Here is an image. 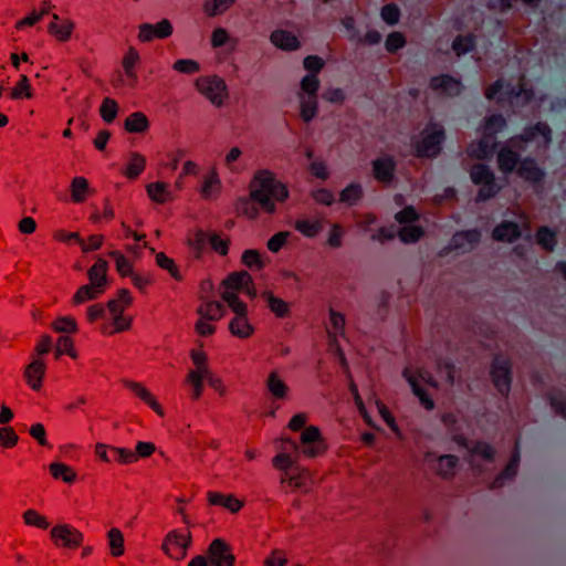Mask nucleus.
Masks as SVG:
<instances>
[{
    "label": "nucleus",
    "mask_w": 566,
    "mask_h": 566,
    "mask_svg": "<svg viewBox=\"0 0 566 566\" xmlns=\"http://www.w3.org/2000/svg\"><path fill=\"white\" fill-rule=\"evenodd\" d=\"M289 197L290 191L286 185L277 180L271 170L262 169L251 179L249 196L238 198L234 207L238 216L255 220L260 212L274 214L276 202L283 203Z\"/></svg>",
    "instance_id": "obj_1"
},
{
    "label": "nucleus",
    "mask_w": 566,
    "mask_h": 566,
    "mask_svg": "<svg viewBox=\"0 0 566 566\" xmlns=\"http://www.w3.org/2000/svg\"><path fill=\"white\" fill-rule=\"evenodd\" d=\"M542 139L537 143L536 151L537 155H546L552 144V128L546 122H537L534 125L525 126L521 134L510 137L506 142V146L517 151L518 154L525 151L527 144L534 140L537 136Z\"/></svg>",
    "instance_id": "obj_2"
},
{
    "label": "nucleus",
    "mask_w": 566,
    "mask_h": 566,
    "mask_svg": "<svg viewBox=\"0 0 566 566\" xmlns=\"http://www.w3.org/2000/svg\"><path fill=\"white\" fill-rule=\"evenodd\" d=\"M283 442L285 449L298 452L308 459L323 455L327 450L321 430L316 426H308L304 429L300 438V444L290 438L283 440Z\"/></svg>",
    "instance_id": "obj_3"
},
{
    "label": "nucleus",
    "mask_w": 566,
    "mask_h": 566,
    "mask_svg": "<svg viewBox=\"0 0 566 566\" xmlns=\"http://www.w3.org/2000/svg\"><path fill=\"white\" fill-rule=\"evenodd\" d=\"M470 178L474 185L481 186L476 193V201H486L500 191L494 172L485 164H473L470 168Z\"/></svg>",
    "instance_id": "obj_4"
},
{
    "label": "nucleus",
    "mask_w": 566,
    "mask_h": 566,
    "mask_svg": "<svg viewBox=\"0 0 566 566\" xmlns=\"http://www.w3.org/2000/svg\"><path fill=\"white\" fill-rule=\"evenodd\" d=\"M512 361L509 357L495 355L490 366V378L494 388L505 398L509 397L512 387Z\"/></svg>",
    "instance_id": "obj_5"
},
{
    "label": "nucleus",
    "mask_w": 566,
    "mask_h": 566,
    "mask_svg": "<svg viewBox=\"0 0 566 566\" xmlns=\"http://www.w3.org/2000/svg\"><path fill=\"white\" fill-rule=\"evenodd\" d=\"M535 99V91L532 86L527 85L524 74H521L518 82L509 88L497 98L501 105H509L512 109H517L527 106Z\"/></svg>",
    "instance_id": "obj_6"
},
{
    "label": "nucleus",
    "mask_w": 566,
    "mask_h": 566,
    "mask_svg": "<svg viewBox=\"0 0 566 566\" xmlns=\"http://www.w3.org/2000/svg\"><path fill=\"white\" fill-rule=\"evenodd\" d=\"M430 132L426 129L421 139L415 144V153L419 158H434L441 153L446 139L444 128L439 124H432Z\"/></svg>",
    "instance_id": "obj_7"
},
{
    "label": "nucleus",
    "mask_w": 566,
    "mask_h": 566,
    "mask_svg": "<svg viewBox=\"0 0 566 566\" xmlns=\"http://www.w3.org/2000/svg\"><path fill=\"white\" fill-rule=\"evenodd\" d=\"M195 84L196 88L213 105H222L224 97L228 96L227 84L218 75L200 76Z\"/></svg>",
    "instance_id": "obj_8"
},
{
    "label": "nucleus",
    "mask_w": 566,
    "mask_h": 566,
    "mask_svg": "<svg viewBox=\"0 0 566 566\" xmlns=\"http://www.w3.org/2000/svg\"><path fill=\"white\" fill-rule=\"evenodd\" d=\"M50 536L53 544L60 548L77 549L84 541V534L71 524L53 526Z\"/></svg>",
    "instance_id": "obj_9"
},
{
    "label": "nucleus",
    "mask_w": 566,
    "mask_h": 566,
    "mask_svg": "<svg viewBox=\"0 0 566 566\" xmlns=\"http://www.w3.org/2000/svg\"><path fill=\"white\" fill-rule=\"evenodd\" d=\"M191 545V533L187 531L181 533L177 530L170 531L161 544L163 552L175 560H182L187 555V549Z\"/></svg>",
    "instance_id": "obj_10"
},
{
    "label": "nucleus",
    "mask_w": 566,
    "mask_h": 566,
    "mask_svg": "<svg viewBox=\"0 0 566 566\" xmlns=\"http://www.w3.org/2000/svg\"><path fill=\"white\" fill-rule=\"evenodd\" d=\"M210 566H235L232 546L223 538H214L206 552Z\"/></svg>",
    "instance_id": "obj_11"
},
{
    "label": "nucleus",
    "mask_w": 566,
    "mask_h": 566,
    "mask_svg": "<svg viewBox=\"0 0 566 566\" xmlns=\"http://www.w3.org/2000/svg\"><path fill=\"white\" fill-rule=\"evenodd\" d=\"M515 174L534 188L542 187L546 177L544 169L541 168L536 159L531 156L522 158Z\"/></svg>",
    "instance_id": "obj_12"
},
{
    "label": "nucleus",
    "mask_w": 566,
    "mask_h": 566,
    "mask_svg": "<svg viewBox=\"0 0 566 566\" xmlns=\"http://www.w3.org/2000/svg\"><path fill=\"white\" fill-rule=\"evenodd\" d=\"M280 483L283 488L286 485L290 492L303 491L306 493L312 484V474L310 470L296 465L294 470L282 473Z\"/></svg>",
    "instance_id": "obj_13"
},
{
    "label": "nucleus",
    "mask_w": 566,
    "mask_h": 566,
    "mask_svg": "<svg viewBox=\"0 0 566 566\" xmlns=\"http://www.w3.org/2000/svg\"><path fill=\"white\" fill-rule=\"evenodd\" d=\"M174 28L168 19H163L155 24L143 23L139 25L138 40L150 42L155 39H167L172 34Z\"/></svg>",
    "instance_id": "obj_14"
},
{
    "label": "nucleus",
    "mask_w": 566,
    "mask_h": 566,
    "mask_svg": "<svg viewBox=\"0 0 566 566\" xmlns=\"http://www.w3.org/2000/svg\"><path fill=\"white\" fill-rule=\"evenodd\" d=\"M491 237L496 242L514 243L522 237V229L514 221L503 220L493 228Z\"/></svg>",
    "instance_id": "obj_15"
},
{
    "label": "nucleus",
    "mask_w": 566,
    "mask_h": 566,
    "mask_svg": "<svg viewBox=\"0 0 566 566\" xmlns=\"http://www.w3.org/2000/svg\"><path fill=\"white\" fill-rule=\"evenodd\" d=\"M520 465V450L517 443L511 453L510 460L504 469L494 478L491 488H502L505 481H512L515 479Z\"/></svg>",
    "instance_id": "obj_16"
},
{
    "label": "nucleus",
    "mask_w": 566,
    "mask_h": 566,
    "mask_svg": "<svg viewBox=\"0 0 566 566\" xmlns=\"http://www.w3.org/2000/svg\"><path fill=\"white\" fill-rule=\"evenodd\" d=\"M125 387L129 389L135 396L142 399L147 406H149L158 416L164 417L165 411L161 405L158 402L156 397L140 382L126 380Z\"/></svg>",
    "instance_id": "obj_17"
},
{
    "label": "nucleus",
    "mask_w": 566,
    "mask_h": 566,
    "mask_svg": "<svg viewBox=\"0 0 566 566\" xmlns=\"http://www.w3.org/2000/svg\"><path fill=\"white\" fill-rule=\"evenodd\" d=\"M396 161L391 156L377 158L373 161L374 178L380 182L389 184L395 178Z\"/></svg>",
    "instance_id": "obj_18"
},
{
    "label": "nucleus",
    "mask_w": 566,
    "mask_h": 566,
    "mask_svg": "<svg viewBox=\"0 0 566 566\" xmlns=\"http://www.w3.org/2000/svg\"><path fill=\"white\" fill-rule=\"evenodd\" d=\"M45 370L46 365L42 359H34L25 367L23 376L33 390L39 391L42 388Z\"/></svg>",
    "instance_id": "obj_19"
},
{
    "label": "nucleus",
    "mask_w": 566,
    "mask_h": 566,
    "mask_svg": "<svg viewBox=\"0 0 566 566\" xmlns=\"http://www.w3.org/2000/svg\"><path fill=\"white\" fill-rule=\"evenodd\" d=\"M521 160L522 159L520 158V154L517 151H514L506 145L503 146L497 151V156H496L497 168L504 175H509V174L516 171V168L520 165Z\"/></svg>",
    "instance_id": "obj_20"
},
{
    "label": "nucleus",
    "mask_w": 566,
    "mask_h": 566,
    "mask_svg": "<svg viewBox=\"0 0 566 566\" xmlns=\"http://www.w3.org/2000/svg\"><path fill=\"white\" fill-rule=\"evenodd\" d=\"M270 40L276 48L283 51L292 52L301 48L298 38L287 30H274L270 35Z\"/></svg>",
    "instance_id": "obj_21"
},
{
    "label": "nucleus",
    "mask_w": 566,
    "mask_h": 566,
    "mask_svg": "<svg viewBox=\"0 0 566 566\" xmlns=\"http://www.w3.org/2000/svg\"><path fill=\"white\" fill-rule=\"evenodd\" d=\"M207 499L210 505L222 506L231 513H237L243 507V502L238 500L233 494L209 491Z\"/></svg>",
    "instance_id": "obj_22"
},
{
    "label": "nucleus",
    "mask_w": 566,
    "mask_h": 566,
    "mask_svg": "<svg viewBox=\"0 0 566 566\" xmlns=\"http://www.w3.org/2000/svg\"><path fill=\"white\" fill-rule=\"evenodd\" d=\"M402 375L409 382L413 395L419 399L421 406L426 410H432L434 408V401L428 391L419 385L417 377L410 373L409 368H405Z\"/></svg>",
    "instance_id": "obj_23"
},
{
    "label": "nucleus",
    "mask_w": 566,
    "mask_h": 566,
    "mask_svg": "<svg viewBox=\"0 0 566 566\" xmlns=\"http://www.w3.org/2000/svg\"><path fill=\"white\" fill-rule=\"evenodd\" d=\"M460 81L449 74L433 76L430 80V87L433 91H441L449 95L460 94Z\"/></svg>",
    "instance_id": "obj_24"
},
{
    "label": "nucleus",
    "mask_w": 566,
    "mask_h": 566,
    "mask_svg": "<svg viewBox=\"0 0 566 566\" xmlns=\"http://www.w3.org/2000/svg\"><path fill=\"white\" fill-rule=\"evenodd\" d=\"M108 263L106 260L98 258L97 261L88 269L87 277L95 287L105 290L107 284Z\"/></svg>",
    "instance_id": "obj_25"
},
{
    "label": "nucleus",
    "mask_w": 566,
    "mask_h": 566,
    "mask_svg": "<svg viewBox=\"0 0 566 566\" xmlns=\"http://www.w3.org/2000/svg\"><path fill=\"white\" fill-rule=\"evenodd\" d=\"M75 30V23L71 19H63L61 22H50L48 33L59 42H67Z\"/></svg>",
    "instance_id": "obj_26"
},
{
    "label": "nucleus",
    "mask_w": 566,
    "mask_h": 566,
    "mask_svg": "<svg viewBox=\"0 0 566 566\" xmlns=\"http://www.w3.org/2000/svg\"><path fill=\"white\" fill-rule=\"evenodd\" d=\"M228 328L231 335L240 339H248L255 332L254 326L250 323L248 316L233 317L229 322Z\"/></svg>",
    "instance_id": "obj_27"
},
{
    "label": "nucleus",
    "mask_w": 566,
    "mask_h": 566,
    "mask_svg": "<svg viewBox=\"0 0 566 566\" xmlns=\"http://www.w3.org/2000/svg\"><path fill=\"white\" fill-rule=\"evenodd\" d=\"M197 313L200 316V318L213 322L219 321L224 316L226 308L218 301H207L198 306Z\"/></svg>",
    "instance_id": "obj_28"
},
{
    "label": "nucleus",
    "mask_w": 566,
    "mask_h": 566,
    "mask_svg": "<svg viewBox=\"0 0 566 566\" xmlns=\"http://www.w3.org/2000/svg\"><path fill=\"white\" fill-rule=\"evenodd\" d=\"M150 123L143 112H134L124 122V128L127 133L138 134L149 129Z\"/></svg>",
    "instance_id": "obj_29"
},
{
    "label": "nucleus",
    "mask_w": 566,
    "mask_h": 566,
    "mask_svg": "<svg viewBox=\"0 0 566 566\" xmlns=\"http://www.w3.org/2000/svg\"><path fill=\"white\" fill-rule=\"evenodd\" d=\"M535 241L545 252L551 253L557 244L556 232L547 226H539L535 232Z\"/></svg>",
    "instance_id": "obj_30"
},
{
    "label": "nucleus",
    "mask_w": 566,
    "mask_h": 566,
    "mask_svg": "<svg viewBox=\"0 0 566 566\" xmlns=\"http://www.w3.org/2000/svg\"><path fill=\"white\" fill-rule=\"evenodd\" d=\"M266 388L271 396L277 400H284L289 394V386L281 379L276 371H271L266 379Z\"/></svg>",
    "instance_id": "obj_31"
},
{
    "label": "nucleus",
    "mask_w": 566,
    "mask_h": 566,
    "mask_svg": "<svg viewBox=\"0 0 566 566\" xmlns=\"http://www.w3.org/2000/svg\"><path fill=\"white\" fill-rule=\"evenodd\" d=\"M459 463V458L452 454H444L437 459V465L434 467L438 475L443 479L452 478L455 474V469Z\"/></svg>",
    "instance_id": "obj_32"
},
{
    "label": "nucleus",
    "mask_w": 566,
    "mask_h": 566,
    "mask_svg": "<svg viewBox=\"0 0 566 566\" xmlns=\"http://www.w3.org/2000/svg\"><path fill=\"white\" fill-rule=\"evenodd\" d=\"M324 228V220H308L297 219L294 223V229L306 238H315L321 233Z\"/></svg>",
    "instance_id": "obj_33"
},
{
    "label": "nucleus",
    "mask_w": 566,
    "mask_h": 566,
    "mask_svg": "<svg viewBox=\"0 0 566 566\" xmlns=\"http://www.w3.org/2000/svg\"><path fill=\"white\" fill-rule=\"evenodd\" d=\"M270 311L279 318H286L291 314L290 304L283 298L275 296L272 292H264Z\"/></svg>",
    "instance_id": "obj_34"
},
{
    "label": "nucleus",
    "mask_w": 566,
    "mask_h": 566,
    "mask_svg": "<svg viewBox=\"0 0 566 566\" xmlns=\"http://www.w3.org/2000/svg\"><path fill=\"white\" fill-rule=\"evenodd\" d=\"M251 276L252 275L244 270L230 273L222 281L224 291H231L234 293L240 292L242 290V287L247 284V282H250Z\"/></svg>",
    "instance_id": "obj_35"
},
{
    "label": "nucleus",
    "mask_w": 566,
    "mask_h": 566,
    "mask_svg": "<svg viewBox=\"0 0 566 566\" xmlns=\"http://www.w3.org/2000/svg\"><path fill=\"white\" fill-rule=\"evenodd\" d=\"M105 290L101 287H95L94 284H85L77 289L75 294L72 297V303L74 305H78L82 303H85L87 301L96 300L98 298Z\"/></svg>",
    "instance_id": "obj_36"
},
{
    "label": "nucleus",
    "mask_w": 566,
    "mask_h": 566,
    "mask_svg": "<svg viewBox=\"0 0 566 566\" xmlns=\"http://www.w3.org/2000/svg\"><path fill=\"white\" fill-rule=\"evenodd\" d=\"M301 99L300 104V117L303 122L310 123L318 112V97L303 96L298 94Z\"/></svg>",
    "instance_id": "obj_37"
},
{
    "label": "nucleus",
    "mask_w": 566,
    "mask_h": 566,
    "mask_svg": "<svg viewBox=\"0 0 566 566\" xmlns=\"http://www.w3.org/2000/svg\"><path fill=\"white\" fill-rule=\"evenodd\" d=\"M506 119L502 114H492L483 118L482 132L496 137V134L502 132L506 127Z\"/></svg>",
    "instance_id": "obj_38"
},
{
    "label": "nucleus",
    "mask_w": 566,
    "mask_h": 566,
    "mask_svg": "<svg viewBox=\"0 0 566 566\" xmlns=\"http://www.w3.org/2000/svg\"><path fill=\"white\" fill-rule=\"evenodd\" d=\"M146 168V158L139 153H132L129 161L126 166L124 175L128 179L138 178Z\"/></svg>",
    "instance_id": "obj_39"
},
{
    "label": "nucleus",
    "mask_w": 566,
    "mask_h": 566,
    "mask_svg": "<svg viewBox=\"0 0 566 566\" xmlns=\"http://www.w3.org/2000/svg\"><path fill=\"white\" fill-rule=\"evenodd\" d=\"M90 190L88 180L85 177H74L71 182V198L75 203H82L86 200Z\"/></svg>",
    "instance_id": "obj_40"
},
{
    "label": "nucleus",
    "mask_w": 566,
    "mask_h": 566,
    "mask_svg": "<svg viewBox=\"0 0 566 566\" xmlns=\"http://www.w3.org/2000/svg\"><path fill=\"white\" fill-rule=\"evenodd\" d=\"M33 97V90L29 77L25 74L20 75L15 86L9 93V98L13 101L29 99Z\"/></svg>",
    "instance_id": "obj_41"
},
{
    "label": "nucleus",
    "mask_w": 566,
    "mask_h": 566,
    "mask_svg": "<svg viewBox=\"0 0 566 566\" xmlns=\"http://www.w3.org/2000/svg\"><path fill=\"white\" fill-rule=\"evenodd\" d=\"M146 191L148 197L156 203L163 205L170 200V192L166 182H151L147 185Z\"/></svg>",
    "instance_id": "obj_42"
},
{
    "label": "nucleus",
    "mask_w": 566,
    "mask_h": 566,
    "mask_svg": "<svg viewBox=\"0 0 566 566\" xmlns=\"http://www.w3.org/2000/svg\"><path fill=\"white\" fill-rule=\"evenodd\" d=\"M51 475L65 483H73L76 480V472L70 465L62 462H53L49 467Z\"/></svg>",
    "instance_id": "obj_43"
},
{
    "label": "nucleus",
    "mask_w": 566,
    "mask_h": 566,
    "mask_svg": "<svg viewBox=\"0 0 566 566\" xmlns=\"http://www.w3.org/2000/svg\"><path fill=\"white\" fill-rule=\"evenodd\" d=\"M221 297L234 313V317L248 316V305L240 300L237 293L223 291Z\"/></svg>",
    "instance_id": "obj_44"
},
{
    "label": "nucleus",
    "mask_w": 566,
    "mask_h": 566,
    "mask_svg": "<svg viewBox=\"0 0 566 566\" xmlns=\"http://www.w3.org/2000/svg\"><path fill=\"white\" fill-rule=\"evenodd\" d=\"M132 321L133 319L130 316H124L123 314L117 315V316L113 317V324L112 325L104 324L101 328V332L104 335L111 336L116 333H122V332L128 331L132 327Z\"/></svg>",
    "instance_id": "obj_45"
},
{
    "label": "nucleus",
    "mask_w": 566,
    "mask_h": 566,
    "mask_svg": "<svg viewBox=\"0 0 566 566\" xmlns=\"http://www.w3.org/2000/svg\"><path fill=\"white\" fill-rule=\"evenodd\" d=\"M237 0H206L202 10L207 17L213 18L223 14Z\"/></svg>",
    "instance_id": "obj_46"
},
{
    "label": "nucleus",
    "mask_w": 566,
    "mask_h": 566,
    "mask_svg": "<svg viewBox=\"0 0 566 566\" xmlns=\"http://www.w3.org/2000/svg\"><path fill=\"white\" fill-rule=\"evenodd\" d=\"M107 539L108 545L111 549V555L113 557H119L124 555L125 553V546H124V535L123 532L117 528L113 527L107 532Z\"/></svg>",
    "instance_id": "obj_47"
},
{
    "label": "nucleus",
    "mask_w": 566,
    "mask_h": 566,
    "mask_svg": "<svg viewBox=\"0 0 566 566\" xmlns=\"http://www.w3.org/2000/svg\"><path fill=\"white\" fill-rule=\"evenodd\" d=\"M397 235L401 242L410 244L418 242L424 235V230L420 226L409 224L401 227Z\"/></svg>",
    "instance_id": "obj_48"
},
{
    "label": "nucleus",
    "mask_w": 566,
    "mask_h": 566,
    "mask_svg": "<svg viewBox=\"0 0 566 566\" xmlns=\"http://www.w3.org/2000/svg\"><path fill=\"white\" fill-rule=\"evenodd\" d=\"M364 196L363 188L359 184L353 182L343 189L339 193V201L348 206H355Z\"/></svg>",
    "instance_id": "obj_49"
},
{
    "label": "nucleus",
    "mask_w": 566,
    "mask_h": 566,
    "mask_svg": "<svg viewBox=\"0 0 566 566\" xmlns=\"http://www.w3.org/2000/svg\"><path fill=\"white\" fill-rule=\"evenodd\" d=\"M497 146L496 137L488 135L482 132V135L478 142L476 157L479 159H485L493 155Z\"/></svg>",
    "instance_id": "obj_50"
},
{
    "label": "nucleus",
    "mask_w": 566,
    "mask_h": 566,
    "mask_svg": "<svg viewBox=\"0 0 566 566\" xmlns=\"http://www.w3.org/2000/svg\"><path fill=\"white\" fill-rule=\"evenodd\" d=\"M475 46V38L469 33L467 35H457L452 41V50L458 56L464 55L472 51Z\"/></svg>",
    "instance_id": "obj_51"
},
{
    "label": "nucleus",
    "mask_w": 566,
    "mask_h": 566,
    "mask_svg": "<svg viewBox=\"0 0 566 566\" xmlns=\"http://www.w3.org/2000/svg\"><path fill=\"white\" fill-rule=\"evenodd\" d=\"M108 256L115 261L116 271L122 277L132 276L134 274L132 262L120 251H109Z\"/></svg>",
    "instance_id": "obj_52"
},
{
    "label": "nucleus",
    "mask_w": 566,
    "mask_h": 566,
    "mask_svg": "<svg viewBox=\"0 0 566 566\" xmlns=\"http://www.w3.org/2000/svg\"><path fill=\"white\" fill-rule=\"evenodd\" d=\"M156 264L166 271L174 277L176 281H182V275L179 271L174 259L169 258L165 252H158L156 254Z\"/></svg>",
    "instance_id": "obj_53"
},
{
    "label": "nucleus",
    "mask_w": 566,
    "mask_h": 566,
    "mask_svg": "<svg viewBox=\"0 0 566 566\" xmlns=\"http://www.w3.org/2000/svg\"><path fill=\"white\" fill-rule=\"evenodd\" d=\"M62 355H67L73 359L77 358L74 339L67 335L60 336L56 340L55 359H59Z\"/></svg>",
    "instance_id": "obj_54"
},
{
    "label": "nucleus",
    "mask_w": 566,
    "mask_h": 566,
    "mask_svg": "<svg viewBox=\"0 0 566 566\" xmlns=\"http://www.w3.org/2000/svg\"><path fill=\"white\" fill-rule=\"evenodd\" d=\"M207 241L209 242V235L201 229L197 230L193 235L188 239V244L196 259H200L202 256Z\"/></svg>",
    "instance_id": "obj_55"
},
{
    "label": "nucleus",
    "mask_w": 566,
    "mask_h": 566,
    "mask_svg": "<svg viewBox=\"0 0 566 566\" xmlns=\"http://www.w3.org/2000/svg\"><path fill=\"white\" fill-rule=\"evenodd\" d=\"M298 94L310 97H318L319 80L315 74H306L300 83Z\"/></svg>",
    "instance_id": "obj_56"
},
{
    "label": "nucleus",
    "mask_w": 566,
    "mask_h": 566,
    "mask_svg": "<svg viewBox=\"0 0 566 566\" xmlns=\"http://www.w3.org/2000/svg\"><path fill=\"white\" fill-rule=\"evenodd\" d=\"M470 454L479 457L488 462H492L495 457V450L485 441H474L470 448Z\"/></svg>",
    "instance_id": "obj_57"
},
{
    "label": "nucleus",
    "mask_w": 566,
    "mask_h": 566,
    "mask_svg": "<svg viewBox=\"0 0 566 566\" xmlns=\"http://www.w3.org/2000/svg\"><path fill=\"white\" fill-rule=\"evenodd\" d=\"M22 518L24 524L28 526H33L40 530H48L50 527V523L48 522L46 517L34 509L24 511Z\"/></svg>",
    "instance_id": "obj_58"
},
{
    "label": "nucleus",
    "mask_w": 566,
    "mask_h": 566,
    "mask_svg": "<svg viewBox=\"0 0 566 566\" xmlns=\"http://www.w3.org/2000/svg\"><path fill=\"white\" fill-rule=\"evenodd\" d=\"M208 374L200 371L190 370L186 377V381L192 386V400H198L203 391V378L208 377Z\"/></svg>",
    "instance_id": "obj_59"
},
{
    "label": "nucleus",
    "mask_w": 566,
    "mask_h": 566,
    "mask_svg": "<svg viewBox=\"0 0 566 566\" xmlns=\"http://www.w3.org/2000/svg\"><path fill=\"white\" fill-rule=\"evenodd\" d=\"M52 329L56 333H77V323L72 316H61L55 318L51 325Z\"/></svg>",
    "instance_id": "obj_60"
},
{
    "label": "nucleus",
    "mask_w": 566,
    "mask_h": 566,
    "mask_svg": "<svg viewBox=\"0 0 566 566\" xmlns=\"http://www.w3.org/2000/svg\"><path fill=\"white\" fill-rule=\"evenodd\" d=\"M109 453L112 462H116L118 464H130L136 462V457L132 449L111 446Z\"/></svg>",
    "instance_id": "obj_61"
},
{
    "label": "nucleus",
    "mask_w": 566,
    "mask_h": 566,
    "mask_svg": "<svg viewBox=\"0 0 566 566\" xmlns=\"http://www.w3.org/2000/svg\"><path fill=\"white\" fill-rule=\"evenodd\" d=\"M139 61V53L133 46H130L125 53L122 65L125 71V74L130 78H136L135 66Z\"/></svg>",
    "instance_id": "obj_62"
},
{
    "label": "nucleus",
    "mask_w": 566,
    "mask_h": 566,
    "mask_svg": "<svg viewBox=\"0 0 566 566\" xmlns=\"http://www.w3.org/2000/svg\"><path fill=\"white\" fill-rule=\"evenodd\" d=\"M118 113V104L111 97H105L99 107V115L106 123H112Z\"/></svg>",
    "instance_id": "obj_63"
},
{
    "label": "nucleus",
    "mask_w": 566,
    "mask_h": 566,
    "mask_svg": "<svg viewBox=\"0 0 566 566\" xmlns=\"http://www.w3.org/2000/svg\"><path fill=\"white\" fill-rule=\"evenodd\" d=\"M241 262L249 269L262 270L264 262L261 253L254 249H248L242 253Z\"/></svg>",
    "instance_id": "obj_64"
}]
</instances>
